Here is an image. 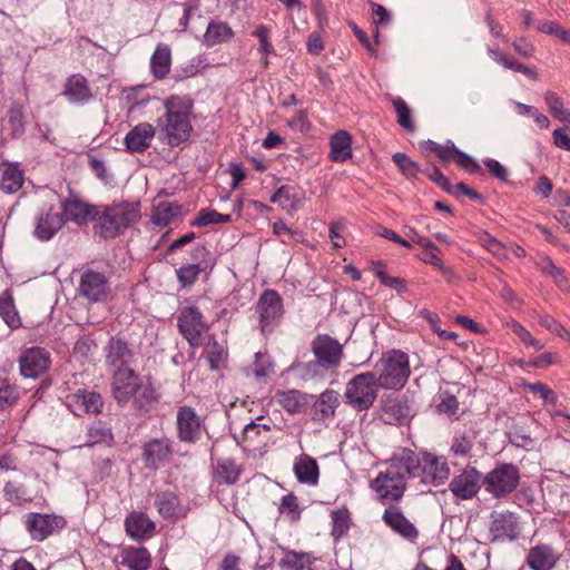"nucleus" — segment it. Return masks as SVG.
Instances as JSON below:
<instances>
[{"label": "nucleus", "mask_w": 570, "mask_h": 570, "mask_svg": "<svg viewBox=\"0 0 570 570\" xmlns=\"http://www.w3.org/2000/svg\"><path fill=\"white\" fill-rule=\"evenodd\" d=\"M396 462L405 465V473L410 479H417L428 487H439L449 479L450 466L444 456L432 452L414 451L402 448L396 451Z\"/></svg>", "instance_id": "f257e3e1"}, {"label": "nucleus", "mask_w": 570, "mask_h": 570, "mask_svg": "<svg viewBox=\"0 0 570 570\" xmlns=\"http://www.w3.org/2000/svg\"><path fill=\"white\" fill-rule=\"evenodd\" d=\"M163 105L166 112L157 120L159 132L170 146H178L189 138L193 130L189 120L193 102L187 97L171 95Z\"/></svg>", "instance_id": "f03ea898"}, {"label": "nucleus", "mask_w": 570, "mask_h": 570, "mask_svg": "<svg viewBox=\"0 0 570 570\" xmlns=\"http://www.w3.org/2000/svg\"><path fill=\"white\" fill-rule=\"evenodd\" d=\"M111 393L118 405L125 406L132 400L139 411H148L156 401L153 387L142 384L130 367L114 372Z\"/></svg>", "instance_id": "7ed1b4c3"}, {"label": "nucleus", "mask_w": 570, "mask_h": 570, "mask_svg": "<svg viewBox=\"0 0 570 570\" xmlns=\"http://www.w3.org/2000/svg\"><path fill=\"white\" fill-rule=\"evenodd\" d=\"M140 218L139 203H112L99 206L95 229L102 238H115L138 223Z\"/></svg>", "instance_id": "20e7f679"}, {"label": "nucleus", "mask_w": 570, "mask_h": 570, "mask_svg": "<svg viewBox=\"0 0 570 570\" xmlns=\"http://www.w3.org/2000/svg\"><path fill=\"white\" fill-rule=\"evenodd\" d=\"M396 452L389 460V466L371 481L370 488L381 502L399 501L406 489L405 465L396 462Z\"/></svg>", "instance_id": "39448f33"}, {"label": "nucleus", "mask_w": 570, "mask_h": 570, "mask_svg": "<svg viewBox=\"0 0 570 570\" xmlns=\"http://www.w3.org/2000/svg\"><path fill=\"white\" fill-rule=\"evenodd\" d=\"M380 387L374 373L357 374L346 384L345 403L356 411H366L373 405Z\"/></svg>", "instance_id": "423d86ee"}, {"label": "nucleus", "mask_w": 570, "mask_h": 570, "mask_svg": "<svg viewBox=\"0 0 570 570\" xmlns=\"http://www.w3.org/2000/svg\"><path fill=\"white\" fill-rule=\"evenodd\" d=\"M410 375L407 355L401 351H390L383 355L377 383L384 389L402 387Z\"/></svg>", "instance_id": "0eeeda50"}, {"label": "nucleus", "mask_w": 570, "mask_h": 570, "mask_svg": "<svg viewBox=\"0 0 570 570\" xmlns=\"http://www.w3.org/2000/svg\"><path fill=\"white\" fill-rule=\"evenodd\" d=\"M520 483V470L512 463H501L487 473L482 484L484 490L495 499L511 494Z\"/></svg>", "instance_id": "6e6552de"}, {"label": "nucleus", "mask_w": 570, "mask_h": 570, "mask_svg": "<svg viewBox=\"0 0 570 570\" xmlns=\"http://www.w3.org/2000/svg\"><path fill=\"white\" fill-rule=\"evenodd\" d=\"M178 328L190 346L198 347L203 344V335L207 333L209 325L197 307L188 306L179 313Z\"/></svg>", "instance_id": "1a4fd4ad"}, {"label": "nucleus", "mask_w": 570, "mask_h": 570, "mask_svg": "<svg viewBox=\"0 0 570 570\" xmlns=\"http://www.w3.org/2000/svg\"><path fill=\"white\" fill-rule=\"evenodd\" d=\"M79 294L91 303L107 302L111 289L108 276L95 269H86L79 281Z\"/></svg>", "instance_id": "9d476101"}, {"label": "nucleus", "mask_w": 570, "mask_h": 570, "mask_svg": "<svg viewBox=\"0 0 570 570\" xmlns=\"http://www.w3.org/2000/svg\"><path fill=\"white\" fill-rule=\"evenodd\" d=\"M176 425L179 441L189 444L198 442L205 431L204 419L189 405L178 407Z\"/></svg>", "instance_id": "9b49d317"}, {"label": "nucleus", "mask_w": 570, "mask_h": 570, "mask_svg": "<svg viewBox=\"0 0 570 570\" xmlns=\"http://www.w3.org/2000/svg\"><path fill=\"white\" fill-rule=\"evenodd\" d=\"M256 312L262 333H271L284 314L282 297L273 289L265 291L258 298Z\"/></svg>", "instance_id": "f8f14e48"}, {"label": "nucleus", "mask_w": 570, "mask_h": 570, "mask_svg": "<svg viewBox=\"0 0 570 570\" xmlns=\"http://www.w3.org/2000/svg\"><path fill=\"white\" fill-rule=\"evenodd\" d=\"M191 256L195 263L183 265L176 271L183 286L193 285L202 272L209 273L216 264L215 255L205 246L195 247Z\"/></svg>", "instance_id": "ddd939ff"}, {"label": "nucleus", "mask_w": 570, "mask_h": 570, "mask_svg": "<svg viewBox=\"0 0 570 570\" xmlns=\"http://www.w3.org/2000/svg\"><path fill=\"white\" fill-rule=\"evenodd\" d=\"M312 352L316 358L315 365L332 370L341 363L343 346L328 335H318L312 342Z\"/></svg>", "instance_id": "4468645a"}, {"label": "nucleus", "mask_w": 570, "mask_h": 570, "mask_svg": "<svg viewBox=\"0 0 570 570\" xmlns=\"http://www.w3.org/2000/svg\"><path fill=\"white\" fill-rule=\"evenodd\" d=\"M24 524L33 540L42 541L62 529L66 521L59 515L32 512L26 515Z\"/></svg>", "instance_id": "2eb2a0df"}, {"label": "nucleus", "mask_w": 570, "mask_h": 570, "mask_svg": "<svg viewBox=\"0 0 570 570\" xmlns=\"http://www.w3.org/2000/svg\"><path fill=\"white\" fill-rule=\"evenodd\" d=\"M66 219L60 212L52 207L41 208L35 217L33 236L41 240H50L65 225Z\"/></svg>", "instance_id": "dca6fc26"}, {"label": "nucleus", "mask_w": 570, "mask_h": 570, "mask_svg": "<svg viewBox=\"0 0 570 570\" xmlns=\"http://www.w3.org/2000/svg\"><path fill=\"white\" fill-rule=\"evenodd\" d=\"M66 405L77 416L98 414L104 406L99 393L88 390H78L66 397Z\"/></svg>", "instance_id": "f3484780"}, {"label": "nucleus", "mask_w": 570, "mask_h": 570, "mask_svg": "<svg viewBox=\"0 0 570 570\" xmlns=\"http://www.w3.org/2000/svg\"><path fill=\"white\" fill-rule=\"evenodd\" d=\"M481 483V473L475 468H468L453 476L449 488L458 499L470 500L478 494Z\"/></svg>", "instance_id": "a211bd4d"}, {"label": "nucleus", "mask_w": 570, "mask_h": 570, "mask_svg": "<svg viewBox=\"0 0 570 570\" xmlns=\"http://www.w3.org/2000/svg\"><path fill=\"white\" fill-rule=\"evenodd\" d=\"M20 373L24 377L36 379L50 365V354L41 347H31L20 357Z\"/></svg>", "instance_id": "6ab92c4d"}, {"label": "nucleus", "mask_w": 570, "mask_h": 570, "mask_svg": "<svg viewBox=\"0 0 570 570\" xmlns=\"http://www.w3.org/2000/svg\"><path fill=\"white\" fill-rule=\"evenodd\" d=\"M60 213L66 220L81 226L92 220L97 222L99 206L89 205L75 196H70L62 203V212Z\"/></svg>", "instance_id": "aec40b11"}, {"label": "nucleus", "mask_w": 570, "mask_h": 570, "mask_svg": "<svg viewBox=\"0 0 570 570\" xmlns=\"http://www.w3.org/2000/svg\"><path fill=\"white\" fill-rule=\"evenodd\" d=\"M171 455V441L168 438L153 439L145 443L141 458L147 469L163 466Z\"/></svg>", "instance_id": "412c9836"}, {"label": "nucleus", "mask_w": 570, "mask_h": 570, "mask_svg": "<svg viewBox=\"0 0 570 570\" xmlns=\"http://www.w3.org/2000/svg\"><path fill=\"white\" fill-rule=\"evenodd\" d=\"M383 521L395 533L400 534L409 541H415L419 537V531L415 525L404 517L400 509L390 507L383 513Z\"/></svg>", "instance_id": "4be33fe9"}, {"label": "nucleus", "mask_w": 570, "mask_h": 570, "mask_svg": "<svg viewBox=\"0 0 570 570\" xmlns=\"http://www.w3.org/2000/svg\"><path fill=\"white\" fill-rule=\"evenodd\" d=\"M490 531L493 541L513 540L518 535V518L512 512L493 513Z\"/></svg>", "instance_id": "5701e85b"}, {"label": "nucleus", "mask_w": 570, "mask_h": 570, "mask_svg": "<svg viewBox=\"0 0 570 570\" xmlns=\"http://www.w3.org/2000/svg\"><path fill=\"white\" fill-rule=\"evenodd\" d=\"M156 130L149 122L136 125L125 137L126 148L130 153H142L148 149L155 137Z\"/></svg>", "instance_id": "b1692460"}, {"label": "nucleus", "mask_w": 570, "mask_h": 570, "mask_svg": "<svg viewBox=\"0 0 570 570\" xmlns=\"http://www.w3.org/2000/svg\"><path fill=\"white\" fill-rule=\"evenodd\" d=\"M411 416L412 409L405 400L389 397L382 406L381 419L386 424H401Z\"/></svg>", "instance_id": "393cba45"}, {"label": "nucleus", "mask_w": 570, "mask_h": 570, "mask_svg": "<svg viewBox=\"0 0 570 570\" xmlns=\"http://www.w3.org/2000/svg\"><path fill=\"white\" fill-rule=\"evenodd\" d=\"M62 95L71 104H85L92 98L88 81L81 75H72L67 79Z\"/></svg>", "instance_id": "a878e982"}, {"label": "nucleus", "mask_w": 570, "mask_h": 570, "mask_svg": "<svg viewBox=\"0 0 570 570\" xmlns=\"http://www.w3.org/2000/svg\"><path fill=\"white\" fill-rule=\"evenodd\" d=\"M558 561V554L548 544H538L530 549L527 563L533 570H551Z\"/></svg>", "instance_id": "bb28decb"}, {"label": "nucleus", "mask_w": 570, "mask_h": 570, "mask_svg": "<svg viewBox=\"0 0 570 570\" xmlns=\"http://www.w3.org/2000/svg\"><path fill=\"white\" fill-rule=\"evenodd\" d=\"M295 476L298 482L315 485L318 482L320 470L315 459L303 453L298 455L293 465Z\"/></svg>", "instance_id": "cd10ccee"}, {"label": "nucleus", "mask_w": 570, "mask_h": 570, "mask_svg": "<svg viewBox=\"0 0 570 570\" xmlns=\"http://www.w3.org/2000/svg\"><path fill=\"white\" fill-rule=\"evenodd\" d=\"M127 534L136 540L148 537L155 530V523L142 512H132L125 520Z\"/></svg>", "instance_id": "c85d7f7f"}, {"label": "nucleus", "mask_w": 570, "mask_h": 570, "mask_svg": "<svg viewBox=\"0 0 570 570\" xmlns=\"http://www.w3.org/2000/svg\"><path fill=\"white\" fill-rule=\"evenodd\" d=\"M131 358V353L126 342L117 338H111L107 346L106 362L114 368V372L120 368L128 367Z\"/></svg>", "instance_id": "c756f323"}, {"label": "nucleus", "mask_w": 570, "mask_h": 570, "mask_svg": "<svg viewBox=\"0 0 570 570\" xmlns=\"http://www.w3.org/2000/svg\"><path fill=\"white\" fill-rule=\"evenodd\" d=\"M121 562L130 570H148L150 567V553L144 547L125 548L121 552Z\"/></svg>", "instance_id": "7c9ffc66"}, {"label": "nucleus", "mask_w": 570, "mask_h": 570, "mask_svg": "<svg viewBox=\"0 0 570 570\" xmlns=\"http://www.w3.org/2000/svg\"><path fill=\"white\" fill-rule=\"evenodd\" d=\"M315 558L307 552L285 550L283 558L278 561L282 570H313Z\"/></svg>", "instance_id": "2f4dec72"}, {"label": "nucleus", "mask_w": 570, "mask_h": 570, "mask_svg": "<svg viewBox=\"0 0 570 570\" xmlns=\"http://www.w3.org/2000/svg\"><path fill=\"white\" fill-rule=\"evenodd\" d=\"M23 171L13 165H2L0 167V189L7 194L18 191L23 184Z\"/></svg>", "instance_id": "473e14b6"}, {"label": "nucleus", "mask_w": 570, "mask_h": 570, "mask_svg": "<svg viewBox=\"0 0 570 570\" xmlns=\"http://www.w3.org/2000/svg\"><path fill=\"white\" fill-rule=\"evenodd\" d=\"M538 268L549 276L563 292H570V285L564 269L554 265L549 256H540L537 261Z\"/></svg>", "instance_id": "72a5a7b5"}, {"label": "nucleus", "mask_w": 570, "mask_h": 570, "mask_svg": "<svg viewBox=\"0 0 570 570\" xmlns=\"http://www.w3.org/2000/svg\"><path fill=\"white\" fill-rule=\"evenodd\" d=\"M155 507L165 519L177 518L180 512L179 500L171 491H164L156 494Z\"/></svg>", "instance_id": "f704fd0d"}, {"label": "nucleus", "mask_w": 570, "mask_h": 570, "mask_svg": "<svg viewBox=\"0 0 570 570\" xmlns=\"http://www.w3.org/2000/svg\"><path fill=\"white\" fill-rule=\"evenodd\" d=\"M234 36L230 27L223 21H210L204 35V43L213 47L232 39Z\"/></svg>", "instance_id": "c9c22d12"}, {"label": "nucleus", "mask_w": 570, "mask_h": 570, "mask_svg": "<svg viewBox=\"0 0 570 570\" xmlns=\"http://www.w3.org/2000/svg\"><path fill=\"white\" fill-rule=\"evenodd\" d=\"M351 136L346 131H337L331 138V157L334 161H344L352 156Z\"/></svg>", "instance_id": "e433bc0d"}, {"label": "nucleus", "mask_w": 570, "mask_h": 570, "mask_svg": "<svg viewBox=\"0 0 570 570\" xmlns=\"http://www.w3.org/2000/svg\"><path fill=\"white\" fill-rule=\"evenodd\" d=\"M170 50L166 46H158L150 59L153 73L158 77H165L170 70Z\"/></svg>", "instance_id": "4c0bfd02"}, {"label": "nucleus", "mask_w": 570, "mask_h": 570, "mask_svg": "<svg viewBox=\"0 0 570 570\" xmlns=\"http://www.w3.org/2000/svg\"><path fill=\"white\" fill-rule=\"evenodd\" d=\"M276 397L283 409L291 414L301 412L306 404L305 396L296 390L278 392Z\"/></svg>", "instance_id": "58836bf2"}, {"label": "nucleus", "mask_w": 570, "mask_h": 570, "mask_svg": "<svg viewBox=\"0 0 570 570\" xmlns=\"http://www.w3.org/2000/svg\"><path fill=\"white\" fill-rule=\"evenodd\" d=\"M240 475V468L230 459L217 461L216 479L219 483L234 484Z\"/></svg>", "instance_id": "ea45409f"}, {"label": "nucleus", "mask_w": 570, "mask_h": 570, "mask_svg": "<svg viewBox=\"0 0 570 570\" xmlns=\"http://www.w3.org/2000/svg\"><path fill=\"white\" fill-rule=\"evenodd\" d=\"M480 244L499 259L509 257V248L499 239L487 232H481L478 236Z\"/></svg>", "instance_id": "a19ab883"}, {"label": "nucleus", "mask_w": 570, "mask_h": 570, "mask_svg": "<svg viewBox=\"0 0 570 570\" xmlns=\"http://www.w3.org/2000/svg\"><path fill=\"white\" fill-rule=\"evenodd\" d=\"M0 316L12 330L18 328L21 325L20 317L11 296L0 297Z\"/></svg>", "instance_id": "79ce46f5"}, {"label": "nucleus", "mask_w": 570, "mask_h": 570, "mask_svg": "<svg viewBox=\"0 0 570 570\" xmlns=\"http://www.w3.org/2000/svg\"><path fill=\"white\" fill-rule=\"evenodd\" d=\"M3 491L7 500L13 504H21L32 500L31 491L24 484L18 482H7Z\"/></svg>", "instance_id": "37998d69"}, {"label": "nucleus", "mask_w": 570, "mask_h": 570, "mask_svg": "<svg viewBox=\"0 0 570 570\" xmlns=\"http://www.w3.org/2000/svg\"><path fill=\"white\" fill-rule=\"evenodd\" d=\"M337 397L333 391H325L321 394L318 401L315 403V413L325 419L334 415L336 409Z\"/></svg>", "instance_id": "c03bdc74"}, {"label": "nucleus", "mask_w": 570, "mask_h": 570, "mask_svg": "<svg viewBox=\"0 0 570 570\" xmlns=\"http://www.w3.org/2000/svg\"><path fill=\"white\" fill-rule=\"evenodd\" d=\"M332 535L335 540L345 535L350 529V513L347 509H338L332 512Z\"/></svg>", "instance_id": "a18cd8bd"}, {"label": "nucleus", "mask_w": 570, "mask_h": 570, "mask_svg": "<svg viewBox=\"0 0 570 570\" xmlns=\"http://www.w3.org/2000/svg\"><path fill=\"white\" fill-rule=\"evenodd\" d=\"M544 99L553 117L570 125V111L564 108L561 98L557 94L548 91Z\"/></svg>", "instance_id": "49530a36"}, {"label": "nucleus", "mask_w": 570, "mask_h": 570, "mask_svg": "<svg viewBox=\"0 0 570 570\" xmlns=\"http://www.w3.org/2000/svg\"><path fill=\"white\" fill-rule=\"evenodd\" d=\"M232 220L230 215L219 214L216 210H200L197 218L191 223L193 226H208L212 224H224Z\"/></svg>", "instance_id": "de8ad7c7"}, {"label": "nucleus", "mask_w": 570, "mask_h": 570, "mask_svg": "<svg viewBox=\"0 0 570 570\" xmlns=\"http://www.w3.org/2000/svg\"><path fill=\"white\" fill-rule=\"evenodd\" d=\"M274 372L273 364L268 355L263 353L255 354V362L253 364V374L256 379H266Z\"/></svg>", "instance_id": "09e8293b"}, {"label": "nucleus", "mask_w": 570, "mask_h": 570, "mask_svg": "<svg viewBox=\"0 0 570 570\" xmlns=\"http://www.w3.org/2000/svg\"><path fill=\"white\" fill-rule=\"evenodd\" d=\"M178 213V207L170 205H159L151 215L155 225L165 227L170 224L173 217Z\"/></svg>", "instance_id": "8fccbe9b"}, {"label": "nucleus", "mask_w": 570, "mask_h": 570, "mask_svg": "<svg viewBox=\"0 0 570 570\" xmlns=\"http://www.w3.org/2000/svg\"><path fill=\"white\" fill-rule=\"evenodd\" d=\"M393 106L397 114V122L404 129L412 131L414 129V126L411 119V110L405 104V101L401 98H395L393 100Z\"/></svg>", "instance_id": "3c124183"}, {"label": "nucleus", "mask_w": 570, "mask_h": 570, "mask_svg": "<svg viewBox=\"0 0 570 570\" xmlns=\"http://www.w3.org/2000/svg\"><path fill=\"white\" fill-rule=\"evenodd\" d=\"M395 165L406 177H415L419 173V165L403 153H395L392 157Z\"/></svg>", "instance_id": "603ef678"}, {"label": "nucleus", "mask_w": 570, "mask_h": 570, "mask_svg": "<svg viewBox=\"0 0 570 570\" xmlns=\"http://www.w3.org/2000/svg\"><path fill=\"white\" fill-rule=\"evenodd\" d=\"M88 435L92 443L107 442L112 438L110 428L101 421L94 422L90 425Z\"/></svg>", "instance_id": "864d4df0"}, {"label": "nucleus", "mask_w": 570, "mask_h": 570, "mask_svg": "<svg viewBox=\"0 0 570 570\" xmlns=\"http://www.w3.org/2000/svg\"><path fill=\"white\" fill-rule=\"evenodd\" d=\"M374 272H375V275L376 277L381 281L382 284H384L385 286L387 287H391V288H394L395 291H397L399 293H402L405 291V284L403 282V279L399 278V277H392V276H389L385 272H384V265L382 263H377L374 267Z\"/></svg>", "instance_id": "5fc2aeb1"}, {"label": "nucleus", "mask_w": 570, "mask_h": 570, "mask_svg": "<svg viewBox=\"0 0 570 570\" xmlns=\"http://www.w3.org/2000/svg\"><path fill=\"white\" fill-rule=\"evenodd\" d=\"M539 323L546 327L551 333L558 335L559 337L569 341L570 333L551 315L544 314L539 317Z\"/></svg>", "instance_id": "6e6d98bb"}, {"label": "nucleus", "mask_w": 570, "mask_h": 570, "mask_svg": "<svg viewBox=\"0 0 570 570\" xmlns=\"http://www.w3.org/2000/svg\"><path fill=\"white\" fill-rule=\"evenodd\" d=\"M205 353L208 357L210 368H218L225 355L224 348L215 340H210L205 347Z\"/></svg>", "instance_id": "4d7b16f0"}, {"label": "nucleus", "mask_w": 570, "mask_h": 570, "mask_svg": "<svg viewBox=\"0 0 570 570\" xmlns=\"http://www.w3.org/2000/svg\"><path fill=\"white\" fill-rule=\"evenodd\" d=\"M524 387L533 393H538L546 403H557L558 397L556 393L541 382L525 383Z\"/></svg>", "instance_id": "13d9d810"}, {"label": "nucleus", "mask_w": 570, "mask_h": 570, "mask_svg": "<svg viewBox=\"0 0 570 570\" xmlns=\"http://www.w3.org/2000/svg\"><path fill=\"white\" fill-rule=\"evenodd\" d=\"M279 511L287 514L291 520H297L299 517L297 498L293 494L284 495L279 505Z\"/></svg>", "instance_id": "bf43d9fd"}, {"label": "nucleus", "mask_w": 570, "mask_h": 570, "mask_svg": "<svg viewBox=\"0 0 570 570\" xmlns=\"http://www.w3.org/2000/svg\"><path fill=\"white\" fill-rule=\"evenodd\" d=\"M512 330L514 332L515 335H518V337L527 345V346H532L534 348V351H540L543 348V344L534 338L529 331H527L521 324L519 323H515L513 324L512 326Z\"/></svg>", "instance_id": "052dcab7"}, {"label": "nucleus", "mask_w": 570, "mask_h": 570, "mask_svg": "<svg viewBox=\"0 0 570 570\" xmlns=\"http://www.w3.org/2000/svg\"><path fill=\"white\" fill-rule=\"evenodd\" d=\"M458 409V400L454 395L444 393L440 394L436 410L439 413L451 415L454 414Z\"/></svg>", "instance_id": "680f3d73"}, {"label": "nucleus", "mask_w": 570, "mask_h": 570, "mask_svg": "<svg viewBox=\"0 0 570 570\" xmlns=\"http://www.w3.org/2000/svg\"><path fill=\"white\" fill-rule=\"evenodd\" d=\"M254 36L259 40V51L263 55L266 56L273 51V45L269 42V30L266 26H258Z\"/></svg>", "instance_id": "e2e57ef3"}, {"label": "nucleus", "mask_w": 570, "mask_h": 570, "mask_svg": "<svg viewBox=\"0 0 570 570\" xmlns=\"http://www.w3.org/2000/svg\"><path fill=\"white\" fill-rule=\"evenodd\" d=\"M454 161L462 168L471 171V173H478L481 170L479 164L468 154L461 151L459 149Z\"/></svg>", "instance_id": "0e129e2a"}, {"label": "nucleus", "mask_w": 570, "mask_h": 570, "mask_svg": "<svg viewBox=\"0 0 570 570\" xmlns=\"http://www.w3.org/2000/svg\"><path fill=\"white\" fill-rule=\"evenodd\" d=\"M287 125L295 131L305 132L308 130L307 118L302 110H297L293 117L287 120Z\"/></svg>", "instance_id": "69168bd1"}, {"label": "nucleus", "mask_w": 570, "mask_h": 570, "mask_svg": "<svg viewBox=\"0 0 570 570\" xmlns=\"http://www.w3.org/2000/svg\"><path fill=\"white\" fill-rule=\"evenodd\" d=\"M294 193L293 188L289 186H281L271 197V202L274 204H279L284 207L287 206V203L292 199Z\"/></svg>", "instance_id": "338daca9"}, {"label": "nucleus", "mask_w": 570, "mask_h": 570, "mask_svg": "<svg viewBox=\"0 0 570 570\" xmlns=\"http://www.w3.org/2000/svg\"><path fill=\"white\" fill-rule=\"evenodd\" d=\"M553 144L556 147L570 151V136L566 132L563 128H557L552 132Z\"/></svg>", "instance_id": "774afa93"}]
</instances>
